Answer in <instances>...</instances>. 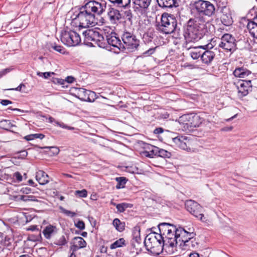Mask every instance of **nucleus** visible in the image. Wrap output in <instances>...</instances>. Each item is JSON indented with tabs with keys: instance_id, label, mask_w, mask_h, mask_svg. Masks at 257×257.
Masks as SVG:
<instances>
[{
	"instance_id": "1",
	"label": "nucleus",
	"mask_w": 257,
	"mask_h": 257,
	"mask_svg": "<svg viewBox=\"0 0 257 257\" xmlns=\"http://www.w3.org/2000/svg\"><path fill=\"white\" fill-rule=\"evenodd\" d=\"M105 1H90L79 9V12L72 19L71 25L75 27L86 28L97 24L96 15L100 16L105 11Z\"/></svg>"
},
{
	"instance_id": "2",
	"label": "nucleus",
	"mask_w": 257,
	"mask_h": 257,
	"mask_svg": "<svg viewBox=\"0 0 257 257\" xmlns=\"http://www.w3.org/2000/svg\"><path fill=\"white\" fill-rule=\"evenodd\" d=\"M211 24L209 20L204 16H197L190 19L184 32V36L186 42H195L201 39L207 32V27Z\"/></svg>"
},
{
	"instance_id": "3",
	"label": "nucleus",
	"mask_w": 257,
	"mask_h": 257,
	"mask_svg": "<svg viewBox=\"0 0 257 257\" xmlns=\"http://www.w3.org/2000/svg\"><path fill=\"white\" fill-rule=\"evenodd\" d=\"M157 29L165 34H173L174 37H177L180 31L176 19L173 15L168 14L162 15L161 22L157 25Z\"/></svg>"
},
{
	"instance_id": "4",
	"label": "nucleus",
	"mask_w": 257,
	"mask_h": 257,
	"mask_svg": "<svg viewBox=\"0 0 257 257\" xmlns=\"http://www.w3.org/2000/svg\"><path fill=\"white\" fill-rule=\"evenodd\" d=\"M83 35L85 42L90 43L92 45H97L101 48L105 47L104 37L99 29L95 28L87 29L83 32Z\"/></svg>"
},
{
	"instance_id": "5",
	"label": "nucleus",
	"mask_w": 257,
	"mask_h": 257,
	"mask_svg": "<svg viewBox=\"0 0 257 257\" xmlns=\"http://www.w3.org/2000/svg\"><path fill=\"white\" fill-rule=\"evenodd\" d=\"M194 6L195 10L199 15V16H205L210 17L215 12L214 6L207 1H197L195 2Z\"/></svg>"
},
{
	"instance_id": "6",
	"label": "nucleus",
	"mask_w": 257,
	"mask_h": 257,
	"mask_svg": "<svg viewBox=\"0 0 257 257\" xmlns=\"http://www.w3.org/2000/svg\"><path fill=\"white\" fill-rule=\"evenodd\" d=\"M61 40L63 44L68 46H75L80 43L81 38L76 32L66 29L61 32Z\"/></svg>"
},
{
	"instance_id": "7",
	"label": "nucleus",
	"mask_w": 257,
	"mask_h": 257,
	"mask_svg": "<svg viewBox=\"0 0 257 257\" xmlns=\"http://www.w3.org/2000/svg\"><path fill=\"white\" fill-rule=\"evenodd\" d=\"M121 39L123 43V48L131 51H135L140 45V40L132 32L124 31L121 35Z\"/></svg>"
},
{
	"instance_id": "8",
	"label": "nucleus",
	"mask_w": 257,
	"mask_h": 257,
	"mask_svg": "<svg viewBox=\"0 0 257 257\" xmlns=\"http://www.w3.org/2000/svg\"><path fill=\"white\" fill-rule=\"evenodd\" d=\"M218 47L226 52L232 53L236 49V41L233 36L226 33L221 37Z\"/></svg>"
},
{
	"instance_id": "9",
	"label": "nucleus",
	"mask_w": 257,
	"mask_h": 257,
	"mask_svg": "<svg viewBox=\"0 0 257 257\" xmlns=\"http://www.w3.org/2000/svg\"><path fill=\"white\" fill-rule=\"evenodd\" d=\"M187 210L192 215L199 218L201 221L205 219L204 214L202 213V207L197 202L192 200H187L185 204Z\"/></svg>"
},
{
	"instance_id": "10",
	"label": "nucleus",
	"mask_w": 257,
	"mask_h": 257,
	"mask_svg": "<svg viewBox=\"0 0 257 257\" xmlns=\"http://www.w3.org/2000/svg\"><path fill=\"white\" fill-rule=\"evenodd\" d=\"M172 141L181 149L188 151L192 148L193 141L190 137L179 135L173 138Z\"/></svg>"
},
{
	"instance_id": "11",
	"label": "nucleus",
	"mask_w": 257,
	"mask_h": 257,
	"mask_svg": "<svg viewBox=\"0 0 257 257\" xmlns=\"http://www.w3.org/2000/svg\"><path fill=\"white\" fill-rule=\"evenodd\" d=\"M195 235L194 228H189V230H187L184 228L179 227L176 232L177 243H180V245H182L185 240L193 238Z\"/></svg>"
},
{
	"instance_id": "12",
	"label": "nucleus",
	"mask_w": 257,
	"mask_h": 257,
	"mask_svg": "<svg viewBox=\"0 0 257 257\" xmlns=\"http://www.w3.org/2000/svg\"><path fill=\"white\" fill-rule=\"evenodd\" d=\"M104 32L107 43L109 45L119 49L121 43L119 38L117 37L116 34L113 32L110 28L104 29Z\"/></svg>"
},
{
	"instance_id": "13",
	"label": "nucleus",
	"mask_w": 257,
	"mask_h": 257,
	"mask_svg": "<svg viewBox=\"0 0 257 257\" xmlns=\"http://www.w3.org/2000/svg\"><path fill=\"white\" fill-rule=\"evenodd\" d=\"M177 118L170 116L169 113H154L150 119V122L163 124L168 120H177Z\"/></svg>"
},
{
	"instance_id": "14",
	"label": "nucleus",
	"mask_w": 257,
	"mask_h": 257,
	"mask_svg": "<svg viewBox=\"0 0 257 257\" xmlns=\"http://www.w3.org/2000/svg\"><path fill=\"white\" fill-rule=\"evenodd\" d=\"M177 230H178V228L175 226V230L171 229V232L165 234L164 244H166V246L173 247L177 244Z\"/></svg>"
},
{
	"instance_id": "15",
	"label": "nucleus",
	"mask_w": 257,
	"mask_h": 257,
	"mask_svg": "<svg viewBox=\"0 0 257 257\" xmlns=\"http://www.w3.org/2000/svg\"><path fill=\"white\" fill-rule=\"evenodd\" d=\"M78 97L83 101L92 102L95 99V93L94 92L81 88L77 92Z\"/></svg>"
},
{
	"instance_id": "16",
	"label": "nucleus",
	"mask_w": 257,
	"mask_h": 257,
	"mask_svg": "<svg viewBox=\"0 0 257 257\" xmlns=\"http://www.w3.org/2000/svg\"><path fill=\"white\" fill-rule=\"evenodd\" d=\"M12 243L13 239L8 236H6L5 239L0 242V253L4 252L7 255L11 253V250L14 248Z\"/></svg>"
},
{
	"instance_id": "17",
	"label": "nucleus",
	"mask_w": 257,
	"mask_h": 257,
	"mask_svg": "<svg viewBox=\"0 0 257 257\" xmlns=\"http://www.w3.org/2000/svg\"><path fill=\"white\" fill-rule=\"evenodd\" d=\"M222 15L220 16L221 23L226 26H230L232 23V19L228 9L224 7L221 9Z\"/></svg>"
},
{
	"instance_id": "18",
	"label": "nucleus",
	"mask_w": 257,
	"mask_h": 257,
	"mask_svg": "<svg viewBox=\"0 0 257 257\" xmlns=\"http://www.w3.org/2000/svg\"><path fill=\"white\" fill-rule=\"evenodd\" d=\"M107 16L111 24H116L121 19L120 12L113 8H110L107 12Z\"/></svg>"
},
{
	"instance_id": "19",
	"label": "nucleus",
	"mask_w": 257,
	"mask_h": 257,
	"mask_svg": "<svg viewBox=\"0 0 257 257\" xmlns=\"http://www.w3.org/2000/svg\"><path fill=\"white\" fill-rule=\"evenodd\" d=\"M215 56V54L214 52L210 50H206L203 48L201 60L203 63L209 65L212 62Z\"/></svg>"
},
{
	"instance_id": "20",
	"label": "nucleus",
	"mask_w": 257,
	"mask_h": 257,
	"mask_svg": "<svg viewBox=\"0 0 257 257\" xmlns=\"http://www.w3.org/2000/svg\"><path fill=\"white\" fill-rule=\"evenodd\" d=\"M247 28L250 36L257 40V16L248 21Z\"/></svg>"
},
{
	"instance_id": "21",
	"label": "nucleus",
	"mask_w": 257,
	"mask_h": 257,
	"mask_svg": "<svg viewBox=\"0 0 257 257\" xmlns=\"http://www.w3.org/2000/svg\"><path fill=\"white\" fill-rule=\"evenodd\" d=\"M159 6L164 8H176L179 6V0H157Z\"/></svg>"
},
{
	"instance_id": "22",
	"label": "nucleus",
	"mask_w": 257,
	"mask_h": 257,
	"mask_svg": "<svg viewBox=\"0 0 257 257\" xmlns=\"http://www.w3.org/2000/svg\"><path fill=\"white\" fill-rule=\"evenodd\" d=\"M58 232V229L56 226L49 224L46 226L42 232L45 237L47 239H50L53 236L56 234Z\"/></svg>"
},
{
	"instance_id": "23",
	"label": "nucleus",
	"mask_w": 257,
	"mask_h": 257,
	"mask_svg": "<svg viewBox=\"0 0 257 257\" xmlns=\"http://www.w3.org/2000/svg\"><path fill=\"white\" fill-rule=\"evenodd\" d=\"M153 236L154 234H152L151 233L149 234L146 236L144 241V243L147 250H150L151 251H155L153 249L156 246L155 236L154 237Z\"/></svg>"
},
{
	"instance_id": "24",
	"label": "nucleus",
	"mask_w": 257,
	"mask_h": 257,
	"mask_svg": "<svg viewBox=\"0 0 257 257\" xmlns=\"http://www.w3.org/2000/svg\"><path fill=\"white\" fill-rule=\"evenodd\" d=\"M36 179L40 185H44L49 182V176L43 171L39 170L36 173Z\"/></svg>"
},
{
	"instance_id": "25",
	"label": "nucleus",
	"mask_w": 257,
	"mask_h": 257,
	"mask_svg": "<svg viewBox=\"0 0 257 257\" xmlns=\"http://www.w3.org/2000/svg\"><path fill=\"white\" fill-rule=\"evenodd\" d=\"M151 233L154 234V237L155 236L156 243L157 244L156 247L158 248V251L161 252L163 247L166 246V244H164V236L160 233L152 232Z\"/></svg>"
},
{
	"instance_id": "26",
	"label": "nucleus",
	"mask_w": 257,
	"mask_h": 257,
	"mask_svg": "<svg viewBox=\"0 0 257 257\" xmlns=\"http://www.w3.org/2000/svg\"><path fill=\"white\" fill-rule=\"evenodd\" d=\"M174 225L167 223H161L158 225V228L159 232L163 236H165L166 234L171 232V229L175 230Z\"/></svg>"
},
{
	"instance_id": "27",
	"label": "nucleus",
	"mask_w": 257,
	"mask_h": 257,
	"mask_svg": "<svg viewBox=\"0 0 257 257\" xmlns=\"http://www.w3.org/2000/svg\"><path fill=\"white\" fill-rule=\"evenodd\" d=\"M151 0H132V3L138 9H147L150 6Z\"/></svg>"
},
{
	"instance_id": "28",
	"label": "nucleus",
	"mask_w": 257,
	"mask_h": 257,
	"mask_svg": "<svg viewBox=\"0 0 257 257\" xmlns=\"http://www.w3.org/2000/svg\"><path fill=\"white\" fill-rule=\"evenodd\" d=\"M251 72L246 68L243 67L237 68L233 71L234 75L236 77L245 78L250 74Z\"/></svg>"
},
{
	"instance_id": "29",
	"label": "nucleus",
	"mask_w": 257,
	"mask_h": 257,
	"mask_svg": "<svg viewBox=\"0 0 257 257\" xmlns=\"http://www.w3.org/2000/svg\"><path fill=\"white\" fill-rule=\"evenodd\" d=\"M251 81H248L243 82L240 84V87H238V93L241 94L242 96H246L248 93V89L250 85Z\"/></svg>"
},
{
	"instance_id": "30",
	"label": "nucleus",
	"mask_w": 257,
	"mask_h": 257,
	"mask_svg": "<svg viewBox=\"0 0 257 257\" xmlns=\"http://www.w3.org/2000/svg\"><path fill=\"white\" fill-rule=\"evenodd\" d=\"M201 48H202V46L191 48L190 55L192 59H197L199 57H201V54L202 53V50H200Z\"/></svg>"
},
{
	"instance_id": "31",
	"label": "nucleus",
	"mask_w": 257,
	"mask_h": 257,
	"mask_svg": "<svg viewBox=\"0 0 257 257\" xmlns=\"http://www.w3.org/2000/svg\"><path fill=\"white\" fill-rule=\"evenodd\" d=\"M191 114H194V113H184L181 116H179V118L177 117L174 118L177 119V120H175V121H178L180 124H185L189 125V122L190 121Z\"/></svg>"
},
{
	"instance_id": "32",
	"label": "nucleus",
	"mask_w": 257,
	"mask_h": 257,
	"mask_svg": "<svg viewBox=\"0 0 257 257\" xmlns=\"http://www.w3.org/2000/svg\"><path fill=\"white\" fill-rule=\"evenodd\" d=\"M201 123L200 118L199 116L197 115V113L191 114L189 125L193 127H198Z\"/></svg>"
},
{
	"instance_id": "33",
	"label": "nucleus",
	"mask_w": 257,
	"mask_h": 257,
	"mask_svg": "<svg viewBox=\"0 0 257 257\" xmlns=\"http://www.w3.org/2000/svg\"><path fill=\"white\" fill-rule=\"evenodd\" d=\"M112 224L115 228L119 232H122L125 229V223L121 222L118 218H115L113 220Z\"/></svg>"
},
{
	"instance_id": "34",
	"label": "nucleus",
	"mask_w": 257,
	"mask_h": 257,
	"mask_svg": "<svg viewBox=\"0 0 257 257\" xmlns=\"http://www.w3.org/2000/svg\"><path fill=\"white\" fill-rule=\"evenodd\" d=\"M196 245H197V243L195 241V238L194 237L193 238H191V239H188L186 241L185 240V242L182 244L183 246L186 247L185 249H190L191 248H193L195 247Z\"/></svg>"
},
{
	"instance_id": "35",
	"label": "nucleus",
	"mask_w": 257,
	"mask_h": 257,
	"mask_svg": "<svg viewBox=\"0 0 257 257\" xmlns=\"http://www.w3.org/2000/svg\"><path fill=\"white\" fill-rule=\"evenodd\" d=\"M133 206V205L132 204L123 202L118 204L116 206V209L118 212L122 213L126 209L132 208Z\"/></svg>"
},
{
	"instance_id": "36",
	"label": "nucleus",
	"mask_w": 257,
	"mask_h": 257,
	"mask_svg": "<svg viewBox=\"0 0 257 257\" xmlns=\"http://www.w3.org/2000/svg\"><path fill=\"white\" fill-rule=\"evenodd\" d=\"M125 245V240L123 238H120L112 243L110 246V248L111 249H113Z\"/></svg>"
},
{
	"instance_id": "37",
	"label": "nucleus",
	"mask_w": 257,
	"mask_h": 257,
	"mask_svg": "<svg viewBox=\"0 0 257 257\" xmlns=\"http://www.w3.org/2000/svg\"><path fill=\"white\" fill-rule=\"evenodd\" d=\"M49 122H53L54 121L57 125H58L63 128L67 129L69 130H76L74 127L68 126L67 125H66V124H65L64 123H63L62 122H60V121L55 120L52 117H49Z\"/></svg>"
},
{
	"instance_id": "38",
	"label": "nucleus",
	"mask_w": 257,
	"mask_h": 257,
	"mask_svg": "<svg viewBox=\"0 0 257 257\" xmlns=\"http://www.w3.org/2000/svg\"><path fill=\"white\" fill-rule=\"evenodd\" d=\"M73 243H75L80 248L85 247L86 242L81 237H75L73 239Z\"/></svg>"
},
{
	"instance_id": "39",
	"label": "nucleus",
	"mask_w": 257,
	"mask_h": 257,
	"mask_svg": "<svg viewBox=\"0 0 257 257\" xmlns=\"http://www.w3.org/2000/svg\"><path fill=\"white\" fill-rule=\"evenodd\" d=\"M117 184L116 186L117 189L122 188L124 187V185L126 183V179L125 177H121L116 178Z\"/></svg>"
},
{
	"instance_id": "40",
	"label": "nucleus",
	"mask_w": 257,
	"mask_h": 257,
	"mask_svg": "<svg viewBox=\"0 0 257 257\" xmlns=\"http://www.w3.org/2000/svg\"><path fill=\"white\" fill-rule=\"evenodd\" d=\"M158 156L162 158H169L171 156V154L169 152L158 148Z\"/></svg>"
},
{
	"instance_id": "41",
	"label": "nucleus",
	"mask_w": 257,
	"mask_h": 257,
	"mask_svg": "<svg viewBox=\"0 0 257 257\" xmlns=\"http://www.w3.org/2000/svg\"><path fill=\"white\" fill-rule=\"evenodd\" d=\"M146 154H147L146 157L150 158H153L155 156H158V147L154 146V148L152 149L150 152H147Z\"/></svg>"
},
{
	"instance_id": "42",
	"label": "nucleus",
	"mask_w": 257,
	"mask_h": 257,
	"mask_svg": "<svg viewBox=\"0 0 257 257\" xmlns=\"http://www.w3.org/2000/svg\"><path fill=\"white\" fill-rule=\"evenodd\" d=\"M142 147L144 149L143 153L146 157V153L147 152H150L152 149L154 148V146L151 145L150 144L144 143L143 142H141Z\"/></svg>"
},
{
	"instance_id": "43",
	"label": "nucleus",
	"mask_w": 257,
	"mask_h": 257,
	"mask_svg": "<svg viewBox=\"0 0 257 257\" xmlns=\"http://www.w3.org/2000/svg\"><path fill=\"white\" fill-rule=\"evenodd\" d=\"M74 81V78L72 76H68L66 77V79L64 80L62 79H56V81H55V83H59L60 84H64L65 81L69 83H71Z\"/></svg>"
},
{
	"instance_id": "44",
	"label": "nucleus",
	"mask_w": 257,
	"mask_h": 257,
	"mask_svg": "<svg viewBox=\"0 0 257 257\" xmlns=\"http://www.w3.org/2000/svg\"><path fill=\"white\" fill-rule=\"evenodd\" d=\"M132 0H118L116 6L120 8H126L128 7Z\"/></svg>"
},
{
	"instance_id": "45",
	"label": "nucleus",
	"mask_w": 257,
	"mask_h": 257,
	"mask_svg": "<svg viewBox=\"0 0 257 257\" xmlns=\"http://www.w3.org/2000/svg\"><path fill=\"white\" fill-rule=\"evenodd\" d=\"M53 48L54 50L63 54L64 53V49L63 47L60 46V45H57L55 44H50V47L49 48Z\"/></svg>"
},
{
	"instance_id": "46",
	"label": "nucleus",
	"mask_w": 257,
	"mask_h": 257,
	"mask_svg": "<svg viewBox=\"0 0 257 257\" xmlns=\"http://www.w3.org/2000/svg\"><path fill=\"white\" fill-rule=\"evenodd\" d=\"M60 209L61 212L67 216L73 217L76 215V213L75 212L68 210L62 207H60Z\"/></svg>"
},
{
	"instance_id": "47",
	"label": "nucleus",
	"mask_w": 257,
	"mask_h": 257,
	"mask_svg": "<svg viewBox=\"0 0 257 257\" xmlns=\"http://www.w3.org/2000/svg\"><path fill=\"white\" fill-rule=\"evenodd\" d=\"M21 199L24 201L27 202L29 201H36L37 199L36 197L33 195H23L21 197Z\"/></svg>"
},
{
	"instance_id": "48",
	"label": "nucleus",
	"mask_w": 257,
	"mask_h": 257,
	"mask_svg": "<svg viewBox=\"0 0 257 257\" xmlns=\"http://www.w3.org/2000/svg\"><path fill=\"white\" fill-rule=\"evenodd\" d=\"M67 242V241L66 240L65 237L64 235H62L54 243L59 246H62L65 245Z\"/></svg>"
},
{
	"instance_id": "49",
	"label": "nucleus",
	"mask_w": 257,
	"mask_h": 257,
	"mask_svg": "<svg viewBox=\"0 0 257 257\" xmlns=\"http://www.w3.org/2000/svg\"><path fill=\"white\" fill-rule=\"evenodd\" d=\"M54 73L53 72H37V75L40 76V77H43L45 78H48V77H50L52 74H54Z\"/></svg>"
},
{
	"instance_id": "50",
	"label": "nucleus",
	"mask_w": 257,
	"mask_h": 257,
	"mask_svg": "<svg viewBox=\"0 0 257 257\" xmlns=\"http://www.w3.org/2000/svg\"><path fill=\"white\" fill-rule=\"evenodd\" d=\"M133 239L137 242L139 243L141 239L140 235V231H135L133 233Z\"/></svg>"
},
{
	"instance_id": "51",
	"label": "nucleus",
	"mask_w": 257,
	"mask_h": 257,
	"mask_svg": "<svg viewBox=\"0 0 257 257\" xmlns=\"http://www.w3.org/2000/svg\"><path fill=\"white\" fill-rule=\"evenodd\" d=\"M75 194L81 197H86L87 195V191L85 189L76 191Z\"/></svg>"
},
{
	"instance_id": "52",
	"label": "nucleus",
	"mask_w": 257,
	"mask_h": 257,
	"mask_svg": "<svg viewBox=\"0 0 257 257\" xmlns=\"http://www.w3.org/2000/svg\"><path fill=\"white\" fill-rule=\"evenodd\" d=\"M18 156L17 157L18 158L24 159L25 158L27 155L28 153L26 150H23L19 151L17 153Z\"/></svg>"
},
{
	"instance_id": "53",
	"label": "nucleus",
	"mask_w": 257,
	"mask_h": 257,
	"mask_svg": "<svg viewBox=\"0 0 257 257\" xmlns=\"http://www.w3.org/2000/svg\"><path fill=\"white\" fill-rule=\"evenodd\" d=\"M75 226L81 230H83L85 228V223L82 220H79L76 223H75Z\"/></svg>"
},
{
	"instance_id": "54",
	"label": "nucleus",
	"mask_w": 257,
	"mask_h": 257,
	"mask_svg": "<svg viewBox=\"0 0 257 257\" xmlns=\"http://www.w3.org/2000/svg\"><path fill=\"white\" fill-rule=\"evenodd\" d=\"M155 49L156 48H150L148 50L145 51L143 54L145 56H149L155 52Z\"/></svg>"
},
{
	"instance_id": "55",
	"label": "nucleus",
	"mask_w": 257,
	"mask_h": 257,
	"mask_svg": "<svg viewBox=\"0 0 257 257\" xmlns=\"http://www.w3.org/2000/svg\"><path fill=\"white\" fill-rule=\"evenodd\" d=\"M14 177L15 178L18 182L21 181L23 179L21 174L19 172H16L14 174Z\"/></svg>"
},
{
	"instance_id": "56",
	"label": "nucleus",
	"mask_w": 257,
	"mask_h": 257,
	"mask_svg": "<svg viewBox=\"0 0 257 257\" xmlns=\"http://www.w3.org/2000/svg\"><path fill=\"white\" fill-rule=\"evenodd\" d=\"M33 135L35 139H40L42 140L45 137V135L42 134H34Z\"/></svg>"
},
{
	"instance_id": "57",
	"label": "nucleus",
	"mask_w": 257,
	"mask_h": 257,
	"mask_svg": "<svg viewBox=\"0 0 257 257\" xmlns=\"http://www.w3.org/2000/svg\"><path fill=\"white\" fill-rule=\"evenodd\" d=\"M79 249H80V247H78V246L75 243H73V244L70 247V249L73 253H74Z\"/></svg>"
},
{
	"instance_id": "58",
	"label": "nucleus",
	"mask_w": 257,
	"mask_h": 257,
	"mask_svg": "<svg viewBox=\"0 0 257 257\" xmlns=\"http://www.w3.org/2000/svg\"><path fill=\"white\" fill-rule=\"evenodd\" d=\"M164 132V129L162 127H158L154 130V133L155 134H160Z\"/></svg>"
},
{
	"instance_id": "59",
	"label": "nucleus",
	"mask_w": 257,
	"mask_h": 257,
	"mask_svg": "<svg viewBox=\"0 0 257 257\" xmlns=\"http://www.w3.org/2000/svg\"><path fill=\"white\" fill-rule=\"evenodd\" d=\"M24 139L28 141H32L35 139L33 134L27 135L24 137Z\"/></svg>"
},
{
	"instance_id": "60",
	"label": "nucleus",
	"mask_w": 257,
	"mask_h": 257,
	"mask_svg": "<svg viewBox=\"0 0 257 257\" xmlns=\"http://www.w3.org/2000/svg\"><path fill=\"white\" fill-rule=\"evenodd\" d=\"M31 189L27 187L22 189V191L24 193L29 194L31 192Z\"/></svg>"
},
{
	"instance_id": "61",
	"label": "nucleus",
	"mask_w": 257,
	"mask_h": 257,
	"mask_svg": "<svg viewBox=\"0 0 257 257\" xmlns=\"http://www.w3.org/2000/svg\"><path fill=\"white\" fill-rule=\"evenodd\" d=\"M1 103L3 105H7L9 104H11L12 102L9 100L4 99L1 101Z\"/></svg>"
},
{
	"instance_id": "62",
	"label": "nucleus",
	"mask_w": 257,
	"mask_h": 257,
	"mask_svg": "<svg viewBox=\"0 0 257 257\" xmlns=\"http://www.w3.org/2000/svg\"><path fill=\"white\" fill-rule=\"evenodd\" d=\"M22 87H25V85L23 83L21 84L19 86H18L16 88L10 89V90H16V91H21Z\"/></svg>"
},
{
	"instance_id": "63",
	"label": "nucleus",
	"mask_w": 257,
	"mask_h": 257,
	"mask_svg": "<svg viewBox=\"0 0 257 257\" xmlns=\"http://www.w3.org/2000/svg\"><path fill=\"white\" fill-rule=\"evenodd\" d=\"M233 128L232 126H225L222 128V131L227 132V131H231Z\"/></svg>"
},
{
	"instance_id": "64",
	"label": "nucleus",
	"mask_w": 257,
	"mask_h": 257,
	"mask_svg": "<svg viewBox=\"0 0 257 257\" xmlns=\"http://www.w3.org/2000/svg\"><path fill=\"white\" fill-rule=\"evenodd\" d=\"M189 257H199V254L196 252H193L190 254Z\"/></svg>"
}]
</instances>
